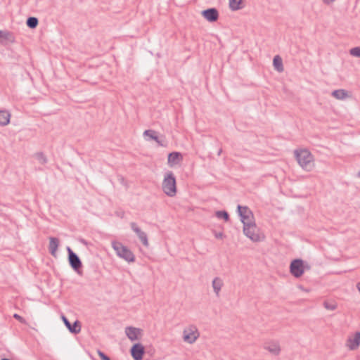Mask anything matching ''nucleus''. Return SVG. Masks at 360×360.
Segmentation results:
<instances>
[{
  "label": "nucleus",
  "instance_id": "nucleus-36",
  "mask_svg": "<svg viewBox=\"0 0 360 360\" xmlns=\"http://www.w3.org/2000/svg\"><path fill=\"white\" fill-rule=\"evenodd\" d=\"M358 176L360 177V172L358 173Z\"/></svg>",
  "mask_w": 360,
  "mask_h": 360
},
{
  "label": "nucleus",
  "instance_id": "nucleus-10",
  "mask_svg": "<svg viewBox=\"0 0 360 360\" xmlns=\"http://www.w3.org/2000/svg\"><path fill=\"white\" fill-rule=\"evenodd\" d=\"M131 355L134 360H141L144 354V347L141 343L134 344L130 349Z\"/></svg>",
  "mask_w": 360,
  "mask_h": 360
},
{
  "label": "nucleus",
  "instance_id": "nucleus-14",
  "mask_svg": "<svg viewBox=\"0 0 360 360\" xmlns=\"http://www.w3.org/2000/svg\"><path fill=\"white\" fill-rule=\"evenodd\" d=\"M63 321L68 328L69 331L73 334H77L81 330V325L79 321H75L73 324H71L68 319L65 316H62Z\"/></svg>",
  "mask_w": 360,
  "mask_h": 360
},
{
  "label": "nucleus",
  "instance_id": "nucleus-24",
  "mask_svg": "<svg viewBox=\"0 0 360 360\" xmlns=\"http://www.w3.org/2000/svg\"><path fill=\"white\" fill-rule=\"evenodd\" d=\"M242 0H229V7L231 11H238L242 7L240 6Z\"/></svg>",
  "mask_w": 360,
  "mask_h": 360
},
{
  "label": "nucleus",
  "instance_id": "nucleus-22",
  "mask_svg": "<svg viewBox=\"0 0 360 360\" xmlns=\"http://www.w3.org/2000/svg\"><path fill=\"white\" fill-rule=\"evenodd\" d=\"M273 65H274L275 69L278 72H281L283 71V65L282 59H281V58L279 56H276L274 58Z\"/></svg>",
  "mask_w": 360,
  "mask_h": 360
},
{
  "label": "nucleus",
  "instance_id": "nucleus-28",
  "mask_svg": "<svg viewBox=\"0 0 360 360\" xmlns=\"http://www.w3.org/2000/svg\"><path fill=\"white\" fill-rule=\"evenodd\" d=\"M349 53L355 57H360V46L352 48L349 50Z\"/></svg>",
  "mask_w": 360,
  "mask_h": 360
},
{
  "label": "nucleus",
  "instance_id": "nucleus-31",
  "mask_svg": "<svg viewBox=\"0 0 360 360\" xmlns=\"http://www.w3.org/2000/svg\"><path fill=\"white\" fill-rule=\"evenodd\" d=\"M214 236L217 238L221 239L224 237V233L222 232H219V233L215 232L214 233Z\"/></svg>",
  "mask_w": 360,
  "mask_h": 360
},
{
  "label": "nucleus",
  "instance_id": "nucleus-11",
  "mask_svg": "<svg viewBox=\"0 0 360 360\" xmlns=\"http://www.w3.org/2000/svg\"><path fill=\"white\" fill-rule=\"evenodd\" d=\"M202 15L209 22H216L219 18V12L215 8H210L203 10L201 12Z\"/></svg>",
  "mask_w": 360,
  "mask_h": 360
},
{
  "label": "nucleus",
  "instance_id": "nucleus-35",
  "mask_svg": "<svg viewBox=\"0 0 360 360\" xmlns=\"http://www.w3.org/2000/svg\"><path fill=\"white\" fill-rule=\"evenodd\" d=\"M221 151H222V150H221V149H220V150H219V152H218V155H220V154H221Z\"/></svg>",
  "mask_w": 360,
  "mask_h": 360
},
{
  "label": "nucleus",
  "instance_id": "nucleus-30",
  "mask_svg": "<svg viewBox=\"0 0 360 360\" xmlns=\"http://www.w3.org/2000/svg\"><path fill=\"white\" fill-rule=\"evenodd\" d=\"M99 357L102 359V360H110V358L107 356L104 352H103L101 350H98L97 352Z\"/></svg>",
  "mask_w": 360,
  "mask_h": 360
},
{
  "label": "nucleus",
  "instance_id": "nucleus-12",
  "mask_svg": "<svg viewBox=\"0 0 360 360\" xmlns=\"http://www.w3.org/2000/svg\"><path fill=\"white\" fill-rule=\"evenodd\" d=\"M131 229L136 233L139 240L141 241L143 245L146 247L148 246V240L147 234L141 231V229L137 226L135 222L130 224Z\"/></svg>",
  "mask_w": 360,
  "mask_h": 360
},
{
  "label": "nucleus",
  "instance_id": "nucleus-13",
  "mask_svg": "<svg viewBox=\"0 0 360 360\" xmlns=\"http://www.w3.org/2000/svg\"><path fill=\"white\" fill-rule=\"evenodd\" d=\"M125 333L127 338L131 340H137L142 333V330L138 328L129 326L125 328Z\"/></svg>",
  "mask_w": 360,
  "mask_h": 360
},
{
  "label": "nucleus",
  "instance_id": "nucleus-20",
  "mask_svg": "<svg viewBox=\"0 0 360 360\" xmlns=\"http://www.w3.org/2000/svg\"><path fill=\"white\" fill-rule=\"evenodd\" d=\"M331 95L338 100H344L349 96L347 91L345 89L335 90L332 92Z\"/></svg>",
  "mask_w": 360,
  "mask_h": 360
},
{
  "label": "nucleus",
  "instance_id": "nucleus-3",
  "mask_svg": "<svg viewBox=\"0 0 360 360\" xmlns=\"http://www.w3.org/2000/svg\"><path fill=\"white\" fill-rule=\"evenodd\" d=\"M112 247L119 257L124 259L128 262H134L135 261V256L134 253L122 243L112 241Z\"/></svg>",
  "mask_w": 360,
  "mask_h": 360
},
{
  "label": "nucleus",
  "instance_id": "nucleus-34",
  "mask_svg": "<svg viewBox=\"0 0 360 360\" xmlns=\"http://www.w3.org/2000/svg\"><path fill=\"white\" fill-rule=\"evenodd\" d=\"M80 242L84 245H87V242L84 239H80Z\"/></svg>",
  "mask_w": 360,
  "mask_h": 360
},
{
  "label": "nucleus",
  "instance_id": "nucleus-1",
  "mask_svg": "<svg viewBox=\"0 0 360 360\" xmlns=\"http://www.w3.org/2000/svg\"><path fill=\"white\" fill-rule=\"evenodd\" d=\"M295 157L299 165L305 171L310 172L314 168V158L307 149L295 150Z\"/></svg>",
  "mask_w": 360,
  "mask_h": 360
},
{
  "label": "nucleus",
  "instance_id": "nucleus-7",
  "mask_svg": "<svg viewBox=\"0 0 360 360\" xmlns=\"http://www.w3.org/2000/svg\"><path fill=\"white\" fill-rule=\"evenodd\" d=\"M305 269L304 262L301 259L292 260L290 264V272L295 278L301 277Z\"/></svg>",
  "mask_w": 360,
  "mask_h": 360
},
{
  "label": "nucleus",
  "instance_id": "nucleus-19",
  "mask_svg": "<svg viewBox=\"0 0 360 360\" xmlns=\"http://www.w3.org/2000/svg\"><path fill=\"white\" fill-rule=\"evenodd\" d=\"M223 286V281L219 277H215L212 281V288L214 292L219 296V292Z\"/></svg>",
  "mask_w": 360,
  "mask_h": 360
},
{
  "label": "nucleus",
  "instance_id": "nucleus-33",
  "mask_svg": "<svg viewBox=\"0 0 360 360\" xmlns=\"http://www.w3.org/2000/svg\"><path fill=\"white\" fill-rule=\"evenodd\" d=\"M323 2L326 5H330L333 3L335 0H322Z\"/></svg>",
  "mask_w": 360,
  "mask_h": 360
},
{
  "label": "nucleus",
  "instance_id": "nucleus-15",
  "mask_svg": "<svg viewBox=\"0 0 360 360\" xmlns=\"http://www.w3.org/2000/svg\"><path fill=\"white\" fill-rule=\"evenodd\" d=\"M182 160V155L179 152H172L168 155V164L170 166L177 165Z\"/></svg>",
  "mask_w": 360,
  "mask_h": 360
},
{
  "label": "nucleus",
  "instance_id": "nucleus-29",
  "mask_svg": "<svg viewBox=\"0 0 360 360\" xmlns=\"http://www.w3.org/2000/svg\"><path fill=\"white\" fill-rule=\"evenodd\" d=\"M324 307L329 310H335L337 308V306L333 304H330L327 302H324L323 303Z\"/></svg>",
  "mask_w": 360,
  "mask_h": 360
},
{
  "label": "nucleus",
  "instance_id": "nucleus-8",
  "mask_svg": "<svg viewBox=\"0 0 360 360\" xmlns=\"http://www.w3.org/2000/svg\"><path fill=\"white\" fill-rule=\"evenodd\" d=\"M67 251L68 253V262L70 266L77 274H81L80 269L82 266L81 259H79L78 255L72 250V249L70 247L67 248Z\"/></svg>",
  "mask_w": 360,
  "mask_h": 360
},
{
  "label": "nucleus",
  "instance_id": "nucleus-23",
  "mask_svg": "<svg viewBox=\"0 0 360 360\" xmlns=\"http://www.w3.org/2000/svg\"><path fill=\"white\" fill-rule=\"evenodd\" d=\"M1 39H4L12 42L14 41L13 34L8 31L0 30V40Z\"/></svg>",
  "mask_w": 360,
  "mask_h": 360
},
{
  "label": "nucleus",
  "instance_id": "nucleus-16",
  "mask_svg": "<svg viewBox=\"0 0 360 360\" xmlns=\"http://www.w3.org/2000/svg\"><path fill=\"white\" fill-rule=\"evenodd\" d=\"M59 245V240L55 237L49 238V250L51 255L56 257V253Z\"/></svg>",
  "mask_w": 360,
  "mask_h": 360
},
{
  "label": "nucleus",
  "instance_id": "nucleus-27",
  "mask_svg": "<svg viewBox=\"0 0 360 360\" xmlns=\"http://www.w3.org/2000/svg\"><path fill=\"white\" fill-rule=\"evenodd\" d=\"M34 156L41 165L47 163V158L42 152L37 153Z\"/></svg>",
  "mask_w": 360,
  "mask_h": 360
},
{
  "label": "nucleus",
  "instance_id": "nucleus-17",
  "mask_svg": "<svg viewBox=\"0 0 360 360\" xmlns=\"http://www.w3.org/2000/svg\"><path fill=\"white\" fill-rule=\"evenodd\" d=\"M11 113L6 110H0V125L6 126L9 124Z\"/></svg>",
  "mask_w": 360,
  "mask_h": 360
},
{
  "label": "nucleus",
  "instance_id": "nucleus-9",
  "mask_svg": "<svg viewBox=\"0 0 360 360\" xmlns=\"http://www.w3.org/2000/svg\"><path fill=\"white\" fill-rule=\"evenodd\" d=\"M263 348L274 356H278L281 352L279 342L274 340L266 341Z\"/></svg>",
  "mask_w": 360,
  "mask_h": 360
},
{
  "label": "nucleus",
  "instance_id": "nucleus-6",
  "mask_svg": "<svg viewBox=\"0 0 360 360\" xmlns=\"http://www.w3.org/2000/svg\"><path fill=\"white\" fill-rule=\"evenodd\" d=\"M200 336V333L197 327L194 325H191L188 327L184 328L183 331V339L184 341L193 344Z\"/></svg>",
  "mask_w": 360,
  "mask_h": 360
},
{
  "label": "nucleus",
  "instance_id": "nucleus-18",
  "mask_svg": "<svg viewBox=\"0 0 360 360\" xmlns=\"http://www.w3.org/2000/svg\"><path fill=\"white\" fill-rule=\"evenodd\" d=\"M348 342V346L350 348V349L353 350L356 349L360 345V332L356 333L354 338L349 339Z\"/></svg>",
  "mask_w": 360,
  "mask_h": 360
},
{
  "label": "nucleus",
  "instance_id": "nucleus-5",
  "mask_svg": "<svg viewBox=\"0 0 360 360\" xmlns=\"http://www.w3.org/2000/svg\"><path fill=\"white\" fill-rule=\"evenodd\" d=\"M237 210L243 226L255 223L253 213L248 207L238 205Z\"/></svg>",
  "mask_w": 360,
  "mask_h": 360
},
{
  "label": "nucleus",
  "instance_id": "nucleus-21",
  "mask_svg": "<svg viewBox=\"0 0 360 360\" xmlns=\"http://www.w3.org/2000/svg\"><path fill=\"white\" fill-rule=\"evenodd\" d=\"M143 135L149 136L151 139L155 141L158 143V145L161 146H164L162 142L159 139L158 136H157L155 131L151 129L146 130L143 132Z\"/></svg>",
  "mask_w": 360,
  "mask_h": 360
},
{
  "label": "nucleus",
  "instance_id": "nucleus-32",
  "mask_svg": "<svg viewBox=\"0 0 360 360\" xmlns=\"http://www.w3.org/2000/svg\"><path fill=\"white\" fill-rule=\"evenodd\" d=\"M13 317L17 319V320H19L20 322H22L24 321L23 318L21 317L20 315L17 314H15L13 315Z\"/></svg>",
  "mask_w": 360,
  "mask_h": 360
},
{
  "label": "nucleus",
  "instance_id": "nucleus-4",
  "mask_svg": "<svg viewBox=\"0 0 360 360\" xmlns=\"http://www.w3.org/2000/svg\"><path fill=\"white\" fill-rule=\"evenodd\" d=\"M244 234L253 242H259L264 239V236L262 235L255 223L251 224H245L243 226Z\"/></svg>",
  "mask_w": 360,
  "mask_h": 360
},
{
  "label": "nucleus",
  "instance_id": "nucleus-26",
  "mask_svg": "<svg viewBox=\"0 0 360 360\" xmlns=\"http://www.w3.org/2000/svg\"><path fill=\"white\" fill-rule=\"evenodd\" d=\"M215 215L217 218L223 219L225 221H228L229 220V214L226 211H217Z\"/></svg>",
  "mask_w": 360,
  "mask_h": 360
},
{
  "label": "nucleus",
  "instance_id": "nucleus-25",
  "mask_svg": "<svg viewBox=\"0 0 360 360\" xmlns=\"http://www.w3.org/2000/svg\"><path fill=\"white\" fill-rule=\"evenodd\" d=\"M38 23H39V20L35 17H29L26 21V24H27V27L31 29H34V28L37 27V26L38 25Z\"/></svg>",
  "mask_w": 360,
  "mask_h": 360
},
{
  "label": "nucleus",
  "instance_id": "nucleus-2",
  "mask_svg": "<svg viewBox=\"0 0 360 360\" xmlns=\"http://www.w3.org/2000/svg\"><path fill=\"white\" fill-rule=\"evenodd\" d=\"M162 187L164 193L167 195L169 197H173L176 195V178L172 172L169 171L165 174L162 181Z\"/></svg>",
  "mask_w": 360,
  "mask_h": 360
}]
</instances>
